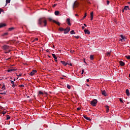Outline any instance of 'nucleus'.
<instances>
[{
	"label": "nucleus",
	"mask_w": 130,
	"mask_h": 130,
	"mask_svg": "<svg viewBox=\"0 0 130 130\" xmlns=\"http://www.w3.org/2000/svg\"><path fill=\"white\" fill-rule=\"evenodd\" d=\"M53 23H55V24H57L58 26H60V23L59 22H57L55 20H53Z\"/></svg>",
	"instance_id": "nucleus-13"
},
{
	"label": "nucleus",
	"mask_w": 130,
	"mask_h": 130,
	"mask_svg": "<svg viewBox=\"0 0 130 130\" xmlns=\"http://www.w3.org/2000/svg\"><path fill=\"white\" fill-rule=\"evenodd\" d=\"M119 64H120V66H121V67H123L125 64V63H124V62L122 61H120Z\"/></svg>",
	"instance_id": "nucleus-9"
},
{
	"label": "nucleus",
	"mask_w": 130,
	"mask_h": 130,
	"mask_svg": "<svg viewBox=\"0 0 130 130\" xmlns=\"http://www.w3.org/2000/svg\"><path fill=\"white\" fill-rule=\"evenodd\" d=\"M54 14L56 16H57L59 14V11H55Z\"/></svg>",
	"instance_id": "nucleus-19"
},
{
	"label": "nucleus",
	"mask_w": 130,
	"mask_h": 130,
	"mask_svg": "<svg viewBox=\"0 0 130 130\" xmlns=\"http://www.w3.org/2000/svg\"><path fill=\"white\" fill-rule=\"evenodd\" d=\"M108 111H109V110H106V112H108Z\"/></svg>",
	"instance_id": "nucleus-58"
},
{
	"label": "nucleus",
	"mask_w": 130,
	"mask_h": 130,
	"mask_svg": "<svg viewBox=\"0 0 130 130\" xmlns=\"http://www.w3.org/2000/svg\"><path fill=\"white\" fill-rule=\"evenodd\" d=\"M66 22H67V24L69 25V26H72V23H71V19L68 18L66 20Z\"/></svg>",
	"instance_id": "nucleus-7"
},
{
	"label": "nucleus",
	"mask_w": 130,
	"mask_h": 130,
	"mask_svg": "<svg viewBox=\"0 0 130 130\" xmlns=\"http://www.w3.org/2000/svg\"><path fill=\"white\" fill-rule=\"evenodd\" d=\"M127 9H128V6H126L124 7V10L127 11Z\"/></svg>",
	"instance_id": "nucleus-25"
},
{
	"label": "nucleus",
	"mask_w": 130,
	"mask_h": 130,
	"mask_svg": "<svg viewBox=\"0 0 130 130\" xmlns=\"http://www.w3.org/2000/svg\"><path fill=\"white\" fill-rule=\"evenodd\" d=\"M69 31H71L70 27H67L66 29H64V34H68Z\"/></svg>",
	"instance_id": "nucleus-3"
},
{
	"label": "nucleus",
	"mask_w": 130,
	"mask_h": 130,
	"mask_svg": "<svg viewBox=\"0 0 130 130\" xmlns=\"http://www.w3.org/2000/svg\"><path fill=\"white\" fill-rule=\"evenodd\" d=\"M12 72H15V71H17V69H12Z\"/></svg>",
	"instance_id": "nucleus-43"
},
{
	"label": "nucleus",
	"mask_w": 130,
	"mask_h": 130,
	"mask_svg": "<svg viewBox=\"0 0 130 130\" xmlns=\"http://www.w3.org/2000/svg\"><path fill=\"white\" fill-rule=\"evenodd\" d=\"M121 38H122V40L125 39V38L124 36H123V35H121Z\"/></svg>",
	"instance_id": "nucleus-33"
},
{
	"label": "nucleus",
	"mask_w": 130,
	"mask_h": 130,
	"mask_svg": "<svg viewBox=\"0 0 130 130\" xmlns=\"http://www.w3.org/2000/svg\"><path fill=\"white\" fill-rule=\"evenodd\" d=\"M84 26H85V27H87V24H84Z\"/></svg>",
	"instance_id": "nucleus-53"
},
{
	"label": "nucleus",
	"mask_w": 130,
	"mask_h": 130,
	"mask_svg": "<svg viewBox=\"0 0 130 130\" xmlns=\"http://www.w3.org/2000/svg\"><path fill=\"white\" fill-rule=\"evenodd\" d=\"M90 58L91 60H93V59H94V55H91L90 56Z\"/></svg>",
	"instance_id": "nucleus-22"
},
{
	"label": "nucleus",
	"mask_w": 130,
	"mask_h": 130,
	"mask_svg": "<svg viewBox=\"0 0 130 130\" xmlns=\"http://www.w3.org/2000/svg\"><path fill=\"white\" fill-rule=\"evenodd\" d=\"M86 17H87V13H85L84 16L83 17V19H85V18H86Z\"/></svg>",
	"instance_id": "nucleus-37"
},
{
	"label": "nucleus",
	"mask_w": 130,
	"mask_h": 130,
	"mask_svg": "<svg viewBox=\"0 0 130 130\" xmlns=\"http://www.w3.org/2000/svg\"><path fill=\"white\" fill-rule=\"evenodd\" d=\"M125 93L127 96H129V90H128V89L126 90Z\"/></svg>",
	"instance_id": "nucleus-17"
},
{
	"label": "nucleus",
	"mask_w": 130,
	"mask_h": 130,
	"mask_svg": "<svg viewBox=\"0 0 130 130\" xmlns=\"http://www.w3.org/2000/svg\"><path fill=\"white\" fill-rule=\"evenodd\" d=\"M102 94L104 96H106V91H105V90H102Z\"/></svg>",
	"instance_id": "nucleus-11"
},
{
	"label": "nucleus",
	"mask_w": 130,
	"mask_h": 130,
	"mask_svg": "<svg viewBox=\"0 0 130 130\" xmlns=\"http://www.w3.org/2000/svg\"><path fill=\"white\" fill-rule=\"evenodd\" d=\"M7 72H13V70H12V69H8V70H7Z\"/></svg>",
	"instance_id": "nucleus-35"
},
{
	"label": "nucleus",
	"mask_w": 130,
	"mask_h": 130,
	"mask_svg": "<svg viewBox=\"0 0 130 130\" xmlns=\"http://www.w3.org/2000/svg\"><path fill=\"white\" fill-rule=\"evenodd\" d=\"M42 23H44V26L46 27V25H47V21L46 20L45 17H42L39 19V25H42Z\"/></svg>",
	"instance_id": "nucleus-1"
},
{
	"label": "nucleus",
	"mask_w": 130,
	"mask_h": 130,
	"mask_svg": "<svg viewBox=\"0 0 130 130\" xmlns=\"http://www.w3.org/2000/svg\"><path fill=\"white\" fill-rule=\"evenodd\" d=\"M48 19H49V20L50 21H53V20H52V18H48Z\"/></svg>",
	"instance_id": "nucleus-44"
},
{
	"label": "nucleus",
	"mask_w": 130,
	"mask_h": 130,
	"mask_svg": "<svg viewBox=\"0 0 130 130\" xmlns=\"http://www.w3.org/2000/svg\"><path fill=\"white\" fill-rule=\"evenodd\" d=\"M110 3V2H109V1H108V0L107 1V5H109Z\"/></svg>",
	"instance_id": "nucleus-42"
},
{
	"label": "nucleus",
	"mask_w": 130,
	"mask_h": 130,
	"mask_svg": "<svg viewBox=\"0 0 130 130\" xmlns=\"http://www.w3.org/2000/svg\"><path fill=\"white\" fill-rule=\"evenodd\" d=\"M56 6H57V4H54L53 7H56Z\"/></svg>",
	"instance_id": "nucleus-49"
},
{
	"label": "nucleus",
	"mask_w": 130,
	"mask_h": 130,
	"mask_svg": "<svg viewBox=\"0 0 130 130\" xmlns=\"http://www.w3.org/2000/svg\"><path fill=\"white\" fill-rule=\"evenodd\" d=\"M79 6V3L75 2L73 5V10H75V8H78V6Z\"/></svg>",
	"instance_id": "nucleus-5"
},
{
	"label": "nucleus",
	"mask_w": 130,
	"mask_h": 130,
	"mask_svg": "<svg viewBox=\"0 0 130 130\" xmlns=\"http://www.w3.org/2000/svg\"><path fill=\"white\" fill-rule=\"evenodd\" d=\"M11 119V117H10V116H9V115H7V120H9V119Z\"/></svg>",
	"instance_id": "nucleus-29"
},
{
	"label": "nucleus",
	"mask_w": 130,
	"mask_h": 130,
	"mask_svg": "<svg viewBox=\"0 0 130 130\" xmlns=\"http://www.w3.org/2000/svg\"><path fill=\"white\" fill-rule=\"evenodd\" d=\"M13 81H16V79L15 78H14V79H13Z\"/></svg>",
	"instance_id": "nucleus-62"
},
{
	"label": "nucleus",
	"mask_w": 130,
	"mask_h": 130,
	"mask_svg": "<svg viewBox=\"0 0 130 130\" xmlns=\"http://www.w3.org/2000/svg\"><path fill=\"white\" fill-rule=\"evenodd\" d=\"M59 30L62 31H64V28H62V27H59Z\"/></svg>",
	"instance_id": "nucleus-21"
},
{
	"label": "nucleus",
	"mask_w": 130,
	"mask_h": 130,
	"mask_svg": "<svg viewBox=\"0 0 130 130\" xmlns=\"http://www.w3.org/2000/svg\"><path fill=\"white\" fill-rule=\"evenodd\" d=\"M18 77H21L22 76V74H19V75H18Z\"/></svg>",
	"instance_id": "nucleus-47"
},
{
	"label": "nucleus",
	"mask_w": 130,
	"mask_h": 130,
	"mask_svg": "<svg viewBox=\"0 0 130 130\" xmlns=\"http://www.w3.org/2000/svg\"><path fill=\"white\" fill-rule=\"evenodd\" d=\"M39 94L40 95H43V92L42 91H39Z\"/></svg>",
	"instance_id": "nucleus-28"
},
{
	"label": "nucleus",
	"mask_w": 130,
	"mask_h": 130,
	"mask_svg": "<svg viewBox=\"0 0 130 130\" xmlns=\"http://www.w3.org/2000/svg\"><path fill=\"white\" fill-rule=\"evenodd\" d=\"M82 30H84V29H85V26H82Z\"/></svg>",
	"instance_id": "nucleus-51"
},
{
	"label": "nucleus",
	"mask_w": 130,
	"mask_h": 130,
	"mask_svg": "<svg viewBox=\"0 0 130 130\" xmlns=\"http://www.w3.org/2000/svg\"><path fill=\"white\" fill-rule=\"evenodd\" d=\"M77 110H81V108H80V107L78 108Z\"/></svg>",
	"instance_id": "nucleus-50"
},
{
	"label": "nucleus",
	"mask_w": 130,
	"mask_h": 130,
	"mask_svg": "<svg viewBox=\"0 0 130 130\" xmlns=\"http://www.w3.org/2000/svg\"><path fill=\"white\" fill-rule=\"evenodd\" d=\"M6 6H7V4H10V3H11V0H6Z\"/></svg>",
	"instance_id": "nucleus-20"
},
{
	"label": "nucleus",
	"mask_w": 130,
	"mask_h": 130,
	"mask_svg": "<svg viewBox=\"0 0 130 130\" xmlns=\"http://www.w3.org/2000/svg\"><path fill=\"white\" fill-rule=\"evenodd\" d=\"M0 94H1V95H6V94H7V92L0 93Z\"/></svg>",
	"instance_id": "nucleus-38"
},
{
	"label": "nucleus",
	"mask_w": 130,
	"mask_h": 130,
	"mask_svg": "<svg viewBox=\"0 0 130 130\" xmlns=\"http://www.w3.org/2000/svg\"><path fill=\"white\" fill-rule=\"evenodd\" d=\"M9 52H9V51H8V52H5V53H9Z\"/></svg>",
	"instance_id": "nucleus-60"
},
{
	"label": "nucleus",
	"mask_w": 130,
	"mask_h": 130,
	"mask_svg": "<svg viewBox=\"0 0 130 130\" xmlns=\"http://www.w3.org/2000/svg\"><path fill=\"white\" fill-rule=\"evenodd\" d=\"M84 72H85V70L83 69V70H82L81 75H83V74H84Z\"/></svg>",
	"instance_id": "nucleus-40"
},
{
	"label": "nucleus",
	"mask_w": 130,
	"mask_h": 130,
	"mask_svg": "<svg viewBox=\"0 0 130 130\" xmlns=\"http://www.w3.org/2000/svg\"><path fill=\"white\" fill-rule=\"evenodd\" d=\"M6 113H7L6 111H2V114L5 115V114H6Z\"/></svg>",
	"instance_id": "nucleus-34"
},
{
	"label": "nucleus",
	"mask_w": 130,
	"mask_h": 130,
	"mask_svg": "<svg viewBox=\"0 0 130 130\" xmlns=\"http://www.w3.org/2000/svg\"><path fill=\"white\" fill-rule=\"evenodd\" d=\"M106 108L107 110H109V107L108 106H106Z\"/></svg>",
	"instance_id": "nucleus-39"
},
{
	"label": "nucleus",
	"mask_w": 130,
	"mask_h": 130,
	"mask_svg": "<svg viewBox=\"0 0 130 130\" xmlns=\"http://www.w3.org/2000/svg\"><path fill=\"white\" fill-rule=\"evenodd\" d=\"M61 63L63 64V66H67L68 64V63L64 61H61Z\"/></svg>",
	"instance_id": "nucleus-15"
},
{
	"label": "nucleus",
	"mask_w": 130,
	"mask_h": 130,
	"mask_svg": "<svg viewBox=\"0 0 130 130\" xmlns=\"http://www.w3.org/2000/svg\"><path fill=\"white\" fill-rule=\"evenodd\" d=\"M2 13V9H0V14Z\"/></svg>",
	"instance_id": "nucleus-54"
},
{
	"label": "nucleus",
	"mask_w": 130,
	"mask_h": 130,
	"mask_svg": "<svg viewBox=\"0 0 130 130\" xmlns=\"http://www.w3.org/2000/svg\"><path fill=\"white\" fill-rule=\"evenodd\" d=\"M67 64H69V66H70L71 67H73V64H72V63H68Z\"/></svg>",
	"instance_id": "nucleus-36"
},
{
	"label": "nucleus",
	"mask_w": 130,
	"mask_h": 130,
	"mask_svg": "<svg viewBox=\"0 0 130 130\" xmlns=\"http://www.w3.org/2000/svg\"><path fill=\"white\" fill-rule=\"evenodd\" d=\"M2 89H6V88H5V85H3Z\"/></svg>",
	"instance_id": "nucleus-48"
},
{
	"label": "nucleus",
	"mask_w": 130,
	"mask_h": 130,
	"mask_svg": "<svg viewBox=\"0 0 130 130\" xmlns=\"http://www.w3.org/2000/svg\"><path fill=\"white\" fill-rule=\"evenodd\" d=\"M83 117H84V118H85V119H86L87 120H89V121H90L91 119H90L89 118H88V117L86 116V115H83Z\"/></svg>",
	"instance_id": "nucleus-12"
},
{
	"label": "nucleus",
	"mask_w": 130,
	"mask_h": 130,
	"mask_svg": "<svg viewBox=\"0 0 130 130\" xmlns=\"http://www.w3.org/2000/svg\"><path fill=\"white\" fill-rule=\"evenodd\" d=\"M35 73H37V71L36 70H32L29 74V76H34V75H35Z\"/></svg>",
	"instance_id": "nucleus-6"
},
{
	"label": "nucleus",
	"mask_w": 130,
	"mask_h": 130,
	"mask_svg": "<svg viewBox=\"0 0 130 130\" xmlns=\"http://www.w3.org/2000/svg\"><path fill=\"white\" fill-rule=\"evenodd\" d=\"M19 87H25V86L24 85H20L19 86Z\"/></svg>",
	"instance_id": "nucleus-45"
},
{
	"label": "nucleus",
	"mask_w": 130,
	"mask_h": 130,
	"mask_svg": "<svg viewBox=\"0 0 130 130\" xmlns=\"http://www.w3.org/2000/svg\"><path fill=\"white\" fill-rule=\"evenodd\" d=\"M86 86H87V87H89V85H88V84H86Z\"/></svg>",
	"instance_id": "nucleus-64"
},
{
	"label": "nucleus",
	"mask_w": 130,
	"mask_h": 130,
	"mask_svg": "<svg viewBox=\"0 0 130 130\" xmlns=\"http://www.w3.org/2000/svg\"><path fill=\"white\" fill-rule=\"evenodd\" d=\"M27 98H30V96H27Z\"/></svg>",
	"instance_id": "nucleus-63"
},
{
	"label": "nucleus",
	"mask_w": 130,
	"mask_h": 130,
	"mask_svg": "<svg viewBox=\"0 0 130 130\" xmlns=\"http://www.w3.org/2000/svg\"><path fill=\"white\" fill-rule=\"evenodd\" d=\"M84 32L85 34H90V31H89L88 29H85Z\"/></svg>",
	"instance_id": "nucleus-14"
},
{
	"label": "nucleus",
	"mask_w": 130,
	"mask_h": 130,
	"mask_svg": "<svg viewBox=\"0 0 130 130\" xmlns=\"http://www.w3.org/2000/svg\"><path fill=\"white\" fill-rule=\"evenodd\" d=\"M52 55L53 57H54L55 61H56V62H57V57H56L55 54H52Z\"/></svg>",
	"instance_id": "nucleus-8"
},
{
	"label": "nucleus",
	"mask_w": 130,
	"mask_h": 130,
	"mask_svg": "<svg viewBox=\"0 0 130 130\" xmlns=\"http://www.w3.org/2000/svg\"><path fill=\"white\" fill-rule=\"evenodd\" d=\"M120 102H121V103H123V101H122V100H121V99H120Z\"/></svg>",
	"instance_id": "nucleus-41"
},
{
	"label": "nucleus",
	"mask_w": 130,
	"mask_h": 130,
	"mask_svg": "<svg viewBox=\"0 0 130 130\" xmlns=\"http://www.w3.org/2000/svg\"><path fill=\"white\" fill-rule=\"evenodd\" d=\"M9 59H11V57H9L8 58L6 59V60H9Z\"/></svg>",
	"instance_id": "nucleus-52"
},
{
	"label": "nucleus",
	"mask_w": 130,
	"mask_h": 130,
	"mask_svg": "<svg viewBox=\"0 0 130 130\" xmlns=\"http://www.w3.org/2000/svg\"><path fill=\"white\" fill-rule=\"evenodd\" d=\"M3 49L4 50H8L9 52H11V50H10V46L5 45L3 46Z\"/></svg>",
	"instance_id": "nucleus-2"
},
{
	"label": "nucleus",
	"mask_w": 130,
	"mask_h": 130,
	"mask_svg": "<svg viewBox=\"0 0 130 130\" xmlns=\"http://www.w3.org/2000/svg\"><path fill=\"white\" fill-rule=\"evenodd\" d=\"M90 17H91V18H93V12H92L91 13H90Z\"/></svg>",
	"instance_id": "nucleus-32"
},
{
	"label": "nucleus",
	"mask_w": 130,
	"mask_h": 130,
	"mask_svg": "<svg viewBox=\"0 0 130 130\" xmlns=\"http://www.w3.org/2000/svg\"><path fill=\"white\" fill-rule=\"evenodd\" d=\"M87 82H89V79H86Z\"/></svg>",
	"instance_id": "nucleus-55"
},
{
	"label": "nucleus",
	"mask_w": 130,
	"mask_h": 130,
	"mask_svg": "<svg viewBox=\"0 0 130 130\" xmlns=\"http://www.w3.org/2000/svg\"><path fill=\"white\" fill-rule=\"evenodd\" d=\"M125 57H126V58H127V59H130V56L129 55H126L125 56Z\"/></svg>",
	"instance_id": "nucleus-26"
},
{
	"label": "nucleus",
	"mask_w": 130,
	"mask_h": 130,
	"mask_svg": "<svg viewBox=\"0 0 130 130\" xmlns=\"http://www.w3.org/2000/svg\"><path fill=\"white\" fill-rule=\"evenodd\" d=\"M70 34H72V35L75 34V30H71V32H70Z\"/></svg>",
	"instance_id": "nucleus-27"
},
{
	"label": "nucleus",
	"mask_w": 130,
	"mask_h": 130,
	"mask_svg": "<svg viewBox=\"0 0 130 130\" xmlns=\"http://www.w3.org/2000/svg\"><path fill=\"white\" fill-rule=\"evenodd\" d=\"M35 41H38V38H36L34 40L32 41V42H35Z\"/></svg>",
	"instance_id": "nucleus-30"
},
{
	"label": "nucleus",
	"mask_w": 130,
	"mask_h": 130,
	"mask_svg": "<svg viewBox=\"0 0 130 130\" xmlns=\"http://www.w3.org/2000/svg\"><path fill=\"white\" fill-rule=\"evenodd\" d=\"M67 88L68 89H71V85L67 84Z\"/></svg>",
	"instance_id": "nucleus-31"
},
{
	"label": "nucleus",
	"mask_w": 130,
	"mask_h": 130,
	"mask_svg": "<svg viewBox=\"0 0 130 130\" xmlns=\"http://www.w3.org/2000/svg\"><path fill=\"white\" fill-rule=\"evenodd\" d=\"M91 21H92V20H93V17H91V19H90Z\"/></svg>",
	"instance_id": "nucleus-59"
},
{
	"label": "nucleus",
	"mask_w": 130,
	"mask_h": 130,
	"mask_svg": "<svg viewBox=\"0 0 130 130\" xmlns=\"http://www.w3.org/2000/svg\"><path fill=\"white\" fill-rule=\"evenodd\" d=\"M111 54V52H107L106 54V56H110V54Z\"/></svg>",
	"instance_id": "nucleus-18"
},
{
	"label": "nucleus",
	"mask_w": 130,
	"mask_h": 130,
	"mask_svg": "<svg viewBox=\"0 0 130 130\" xmlns=\"http://www.w3.org/2000/svg\"><path fill=\"white\" fill-rule=\"evenodd\" d=\"M6 25L5 23H0V28H3V27L6 26Z\"/></svg>",
	"instance_id": "nucleus-16"
},
{
	"label": "nucleus",
	"mask_w": 130,
	"mask_h": 130,
	"mask_svg": "<svg viewBox=\"0 0 130 130\" xmlns=\"http://www.w3.org/2000/svg\"><path fill=\"white\" fill-rule=\"evenodd\" d=\"M123 40H122V39L120 40V41H121L122 42V41H123Z\"/></svg>",
	"instance_id": "nucleus-57"
},
{
	"label": "nucleus",
	"mask_w": 130,
	"mask_h": 130,
	"mask_svg": "<svg viewBox=\"0 0 130 130\" xmlns=\"http://www.w3.org/2000/svg\"><path fill=\"white\" fill-rule=\"evenodd\" d=\"M91 105L92 106H96L97 105V100H94L93 101L91 102Z\"/></svg>",
	"instance_id": "nucleus-4"
},
{
	"label": "nucleus",
	"mask_w": 130,
	"mask_h": 130,
	"mask_svg": "<svg viewBox=\"0 0 130 130\" xmlns=\"http://www.w3.org/2000/svg\"><path fill=\"white\" fill-rule=\"evenodd\" d=\"M8 35H9V33H8V32H5V33L3 34L2 35V36H7Z\"/></svg>",
	"instance_id": "nucleus-23"
},
{
	"label": "nucleus",
	"mask_w": 130,
	"mask_h": 130,
	"mask_svg": "<svg viewBox=\"0 0 130 130\" xmlns=\"http://www.w3.org/2000/svg\"><path fill=\"white\" fill-rule=\"evenodd\" d=\"M76 17H78L79 15L78 14H75Z\"/></svg>",
	"instance_id": "nucleus-56"
},
{
	"label": "nucleus",
	"mask_w": 130,
	"mask_h": 130,
	"mask_svg": "<svg viewBox=\"0 0 130 130\" xmlns=\"http://www.w3.org/2000/svg\"><path fill=\"white\" fill-rule=\"evenodd\" d=\"M11 84H12L13 88H15V87H16V84H15V82L12 80H11Z\"/></svg>",
	"instance_id": "nucleus-10"
},
{
	"label": "nucleus",
	"mask_w": 130,
	"mask_h": 130,
	"mask_svg": "<svg viewBox=\"0 0 130 130\" xmlns=\"http://www.w3.org/2000/svg\"><path fill=\"white\" fill-rule=\"evenodd\" d=\"M15 29V28L14 27H10L9 28V31H13V30H14Z\"/></svg>",
	"instance_id": "nucleus-24"
},
{
	"label": "nucleus",
	"mask_w": 130,
	"mask_h": 130,
	"mask_svg": "<svg viewBox=\"0 0 130 130\" xmlns=\"http://www.w3.org/2000/svg\"><path fill=\"white\" fill-rule=\"evenodd\" d=\"M75 38H76L77 39H79V37L78 36H75Z\"/></svg>",
	"instance_id": "nucleus-46"
},
{
	"label": "nucleus",
	"mask_w": 130,
	"mask_h": 130,
	"mask_svg": "<svg viewBox=\"0 0 130 130\" xmlns=\"http://www.w3.org/2000/svg\"><path fill=\"white\" fill-rule=\"evenodd\" d=\"M123 12H124V9L122 10V12L123 13Z\"/></svg>",
	"instance_id": "nucleus-61"
}]
</instances>
